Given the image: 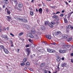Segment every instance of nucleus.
<instances>
[{"label": "nucleus", "instance_id": "obj_39", "mask_svg": "<svg viewBox=\"0 0 73 73\" xmlns=\"http://www.w3.org/2000/svg\"><path fill=\"white\" fill-rule=\"evenodd\" d=\"M59 66H60V64H58L57 66V68H58V70L60 69V67H59Z\"/></svg>", "mask_w": 73, "mask_h": 73}, {"label": "nucleus", "instance_id": "obj_57", "mask_svg": "<svg viewBox=\"0 0 73 73\" xmlns=\"http://www.w3.org/2000/svg\"><path fill=\"white\" fill-rule=\"evenodd\" d=\"M38 7H41V4H39L38 5Z\"/></svg>", "mask_w": 73, "mask_h": 73}, {"label": "nucleus", "instance_id": "obj_51", "mask_svg": "<svg viewBox=\"0 0 73 73\" xmlns=\"http://www.w3.org/2000/svg\"><path fill=\"white\" fill-rule=\"evenodd\" d=\"M46 11L47 12H49V10H48V9H46Z\"/></svg>", "mask_w": 73, "mask_h": 73}, {"label": "nucleus", "instance_id": "obj_62", "mask_svg": "<svg viewBox=\"0 0 73 73\" xmlns=\"http://www.w3.org/2000/svg\"><path fill=\"white\" fill-rule=\"evenodd\" d=\"M1 31H2V29H0V32H1Z\"/></svg>", "mask_w": 73, "mask_h": 73}, {"label": "nucleus", "instance_id": "obj_59", "mask_svg": "<svg viewBox=\"0 0 73 73\" xmlns=\"http://www.w3.org/2000/svg\"><path fill=\"white\" fill-rule=\"evenodd\" d=\"M64 12H65V11L64 10H62V13H64Z\"/></svg>", "mask_w": 73, "mask_h": 73}, {"label": "nucleus", "instance_id": "obj_43", "mask_svg": "<svg viewBox=\"0 0 73 73\" xmlns=\"http://www.w3.org/2000/svg\"><path fill=\"white\" fill-rule=\"evenodd\" d=\"M10 35H11V36H13V37H14V36H15V35L12 34V33H10Z\"/></svg>", "mask_w": 73, "mask_h": 73}, {"label": "nucleus", "instance_id": "obj_48", "mask_svg": "<svg viewBox=\"0 0 73 73\" xmlns=\"http://www.w3.org/2000/svg\"><path fill=\"white\" fill-rule=\"evenodd\" d=\"M6 29L5 27L3 28V31H6Z\"/></svg>", "mask_w": 73, "mask_h": 73}, {"label": "nucleus", "instance_id": "obj_26", "mask_svg": "<svg viewBox=\"0 0 73 73\" xmlns=\"http://www.w3.org/2000/svg\"><path fill=\"white\" fill-rule=\"evenodd\" d=\"M0 46L2 49H3V50H4V49H5V48H4V46L3 45H0Z\"/></svg>", "mask_w": 73, "mask_h": 73}, {"label": "nucleus", "instance_id": "obj_55", "mask_svg": "<svg viewBox=\"0 0 73 73\" xmlns=\"http://www.w3.org/2000/svg\"><path fill=\"white\" fill-rule=\"evenodd\" d=\"M29 70H30V71H33V69H32V68H30Z\"/></svg>", "mask_w": 73, "mask_h": 73}, {"label": "nucleus", "instance_id": "obj_47", "mask_svg": "<svg viewBox=\"0 0 73 73\" xmlns=\"http://www.w3.org/2000/svg\"><path fill=\"white\" fill-rule=\"evenodd\" d=\"M60 16L61 17H62V16H64V14H62L60 15Z\"/></svg>", "mask_w": 73, "mask_h": 73}, {"label": "nucleus", "instance_id": "obj_18", "mask_svg": "<svg viewBox=\"0 0 73 73\" xmlns=\"http://www.w3.org/2000/svg\"><path fill=\"white\" fill-rule=\"evenodd\" d=\"M38 11L40 13H42V9L41 8H40L39 9H38Z\"/></svg>", "mask_w": 73, "mask_h": 73}, {"label": "nucleus", "instance_id": "obj_20", "mask_svg": "<svg viewBox=\"0 0 73 73\" xmlns=\"http://www.w3.org/2000/svg\"><path fill=\"white\" fill-rule=\"evenodd\" d=\"M61 58L59 56H58L57 57L56 60L57 62H59L61 60Z\"/></svg>", "mask_w": 73, "mask_h": 73}, {"label": "nucleus", "instance_id": "obj_28", "mask_svg": "<svg viewBox=\"0 0 73 73\" xmlns=\"http://www.w3.org/2000/svg\"><path fill=\"white\" fill-rule=\"evenodd\" d=\"M58 18V16L57 15H54L52 17V18H55V19H57V18Z\"/></svg>", "mask_w": 73, "mask_h": 73}, {"label": "nucleus", "instance_id": "obj_25", "mask_svg": "<svg viewBox=\"0 0 73 73\" xmlns=\"http://www.w3.org/2000/svg\"><path fill=\"white\" fill-rule=\"evenodd\" d=\"M30 65V63H29V62H27L25 64V65H26V66H29Z\"/></svg>", "mask_w": 73, "mask_h": 73}, {"label": "nucleus", "instance_id": "obj_1", "mask_svg": "<svg viewBox=\"0 0 73 73\" xmlns=\"http://www.w3.org/2000/svg\"><path fill=\"white\" fill-rule=\"evenodd\" d=\"M62 46L64 49H67L69 47V46L68 45H66L65 43H63L62 44Z\"/></svg>", "mask_w": 73, "mask_h": 73}, {"label": "nucleus", "instance_id": "obj_2", "mask_svg": "<svg viewBox=\"0 0 73 73\" xmlns=\"http://www.w3.org/2000/svg\"><path fill=\"white\" fill-rule=\"evenodd\" d=\"M19 20L20 21L23 22V23H27V22H28L27 19H19Z\"/></svg>", "mask_w": 73, "mask_h": 73}, {"label": "nucleus", "instance_id": "obj_56", "mask_svg": "<svg viewBox=\"0 0 73 73\" xmlns=\"http://www.w3.org/2000/svg\"><path fill=\"white\" fill-rule=\"evenodd\" d=\"M71 56H72L73 57V53H71Z\"/></svg>", "mask_w": 73, "mask_h": 73}, {"label": "nucleus", "instance_id": "obj_19", "mask_svg": "<svg viewBox=\"0 0 73 73\" xmlns=\"http://www.w3.org/2000/svg\"><path fill=\"white\" fill-rule=\"evenodd\" d=\"M72 37H70L69 36V37L67 38V41H70L72 40Z\"/></svg>", "mask_w": 73, "mask_h": 73}, {"label": "nucleus", "instance_id": "obj_9", "mask_svg": "<svg viewBox=\"0 0 73 73\" xmlns=\"http://www.w3.org/2000/svg\"><path fill=\"white\" fill-rule=\"evenodd\" d=\"M15 9H16L17 10H19V11H22V9H21V8H19L17 6V5H16L15 6Z\"/></svg>", "mask_w": 73, "mask_h": 73}, {"label": "nucleus", "instance_id": "obj_4", "mask_svg": "<svg viewBox=\"0 0 73 73\" xmlns=\"http://www.w3.org/2000/svg\"><path fill=\"white\" fill-rule=\"evenodd\" d=\"M1 37H2V38H5V39L7 40H8V36L6 35H2Z\"/></svg>", "mask_w": 73, "mask_h": 73}, {"label": "nucleus", "instance_id": "obj_12", "mask_svg": "<svg viewBox=\"0 0 73 73\" xmlns=\"http://www.w3.org/2000/svg\"><path fill=\"white\" fill-rule=\"evenodd\" d=\"M6 10H7V14H8L9 15H10V14H11V11H9V10H8V9L7 7H6V9L5 10V11H6Z\"/></svg>", "mask_w": 73, "mask_h": 73}, {"label": "nucleus", "instance_id": "obj_37", "mask_svg": "<svg viewBox=\"0 0 73 73\" xmlns=\"http://www.w3.org/2000/svg\"><path fill=\"white\" fill-rule=\"evenodd\" d=\"M31 34H30V35H29V36L30 37H31V38H33V36Z\"/></svg>", "mask_w": 73, "mask_h": 73}, {"label": "nucleus", "instance_id": "obj_11", "mask_svg": "<svg viewBox=\"0 0 73 73\" xmlns=\"http://www.w3.org/2000/svg\"><path fill=\"white\" fill-rule=\"evenodd\" d=\"M59 52L60 53H65L66 52V51L65 50H59Z\"/></svg>", "mask_w": 73, "mask_h": 73}, {"label": "nucleus", "instance_id": "obj_58", "mask_svg": "<svg viewBox=\"0 0 73 73\" xmlns=\"http://www.w3.org/2000/svg\"><path fill=\"white\" fill-rule=\"evenodd\" d=\"M11 47H13H13L14 46H13V44H12V45H11Z\"/></svg>", "mask_w": 73, "mask_h": 73}, {"label": "nucleus", "instance_id": "obj_5", "mask_svg": "<svg viewBox=\"0 0 73 73\" xmlns=\"http://www.w3.org/2000/svg\"><path fill=\"white\" fill-rule=\"evenodd\" d=\"M62 37L63 38H65V39H66V38H68L69 36L66 35L64 34L62 35Z\"/></svg>", "mask_w": 73, "mask_h": 73}, {"label": "nucleus", "instance_id": "obj_41", "mask_svg": "<svg viewBox=\"0 0 73 73\" xmlns=\"http://www.w3.org/2000/svg\"><path fill=\"white\" fill-rule=\"evenodd\" d=\"M64 2L66 3V5H69V3H68L67 2L64 1Z\"/></svg>", "mask_w": 73, "mask_h": 73}, {"label": "nucleus", "instance_id": "obj_54", "mask_svg": "<svg viewBox=\"0 0 73 73\" xmlns=\"http://www.w3.org/2000/svg\"><path fill=\"white\" fill-rule=\"evenodd\" d=\"M71 62H72V63H73V59H71Z\"/></svg>", "mask_w": 73, "mask_h": 73}, {"label": "nucleus", "instance_id": "obj_14", "mask_svg": "<svg viewBox=\"0 0 73 73\" xmlns=\"http://www.w3.org/2000/svg\"><path fill=\"white\" fill-rule=\"evenodd\" d=\"M36 33V31H35L32 30L31 31L30 33L33 34V35H34V34H35Z\"/></svg>", "mask_w": 73, "mask_h": 73}, {"label": "nucleus", "instance_id": "obj_13", "mask_svg": "<svg viewBox=\"0 0 73 73\" xmlns=\"http://www.w3.org/2000/svg\"><path fill=\"white\" fill-rule=\"evenodd\" d=\"M26 51L27 52L28 54H29L31 53V49L29 48H27L26 49Z\"/></svg>", "mask_w": 73, "mask_h": 73}, {"label": "nucleus", "instance_id": "obj_44", "mask_svg": "<svg viewBox=\"0 0 73 73\" xmlns=\"http://www.w3.org/2000/svg\"><path fill=\"white\" fill-rule=\"evenodd\" d=\"M51 45H56V43L54 42L51 43Z\"/></svg>", "mask_w": 73, "mask_h": 73}, {"label": "nucleus", "instance_id": "obj_8", "mask_svg": "<svg viewBox=\"0 0 73 73\" xmlns=\"http://www.w3.org/2000/svg\"><path fill=\"white\" fill-rule=\"evenodd\" d=\"M67 28L68 29H69L70 30H72L73 29V27H72V26L70 25H69L66 26Z\"/></svg>", "mask_w": 73, "mask_h": 73}, {"label": "nucleus", "instance_id": "obj_21", "mask_svg": "<svg viewBox=\"0 0 73 73\" xmlns=\"http://www.w3.org/2000/svg\"><path fill=\"white\" fill-rule=\"evenodd\" d=\"M45 63H43L40 64V66H41V67H44V66H45Z\"/></svg>", "mask_w": 73, "mask_h": 73}, {"label": "nucleus", "instance_id": "obj_23", "mask_svg": "<svg viewBox=\"0 0 73 73\" xmlns=\"http://www.w3.org/2000/svg\"><path fill=\"white\" fill-rule=\"evenodd\" d=\"M13 1H14V3L16 5H17L18 4V2H17V0H12Z\"/></svg>", "mask_w": 73, "mask_h": 73}, {"label": "nucleus", "instance_id": "obj_6", "mask_svg": "<svg viewBox=\"0 0 73 73\" xmlns=\"http://www.w3.org/2000/svg\"><path fill=\"white\" fill-rule=\"evenodd\" d=\"M47 50L48 52L50 53H54V51L51 49L47 48Z\"/></svg>", "mask_w": 73, "mask_h": 73}, {"label": "nucleus", "instance_id": "obj_17", "mask_svg": "<svg viewBox=\"0 0 73 73\" xmlns=\"http://www.w3.org/2000/svg\"><path fill=\"white\" fill-rule=\"evenodd\" d=\"M36 33L38 35H41V33L40 32V31L38 29H37Z\"/></svg>", "mask_w": 73, "mask_h": 73}, {"label": "nucleus", "instance_id": "obj_60", "mask_svg": "<svg viewBox=\"0 0 73 73\" xmlns=\"http://www.w3.org/2000/svg\"><path fill=\"white\" fill-rule=\"evenodd\" d=\"M36 12H38V9H36Z\"/></svg>", "mask_w": 73, "mask_h": 73}, {"label": "nucleus", "instance_id": "obj_3", "mask_svg": "<svg viewBox=\"0 0 73 73\" xmlns=\"http://www.w3.org/2000/svg\"><path fill=\"white\" fill-rule=\"evenodd\" d=\"M27 58H24L23 60V63L21 64V66H23V65H25V63H24V62H27Z\"/></svg>", "mask_w": 73, "mask_h": 73}, {"label": "nucleus", "instance_id": "obj_63", "mask_svg": "<svg viewBox=\"0 0 73 73\" xmlns=\"http://www.w3.org/2000/svg\"><path fill=\"white\" fill-rule=\"evenodd\" d=\"M62 60H64V58L63 57L62 58Z\"/></svg>", "mask_w": 73, "mask_h": 73}, {"label": "nucleus", "instance_id": "obj_32", "mask_svg": "<svg viewBox=\"0 0 73 73\" xmlns=\"http://www.w3.org/2000/svg\"><path fill=\"white\" fill-rule=\"evenodd\" d=\"M23 34H24V32L20 33L19 34V36H22Z\"/></svg>", "mask_w": 73, "mask_h": 73}, {"label": "nucleus", "instance_id": "obj_24", "mask_svg": "<svg viewBox=\"0 0 73 73\" xmlns=\"http://www.w3.org/2000/svg\"><path fill=\"white\" fill-rule=\"evenodd\" d=\"M43 50H44L43 49L38 50V49H37L36 50L37 52H43Z\"/></svg>", "mask_w": 73, "mask_h": 73}, {"label": "nucleus", "instance_id": "obj_52", "mask_svg": "<svg viewBox=\"0 0 73 73\" xmlns=\"http://www.w3.org/2000/svg\"><path fill=\"white\" fill-rule=\"evenodd\" d=\"M6 17L8 19H11V17H9V16H7Z\"/></svg>", "mask_w": 73, "mask_h": 73}, {"label": "nucleus", "instance_id": "obj_38", "mask_svg": "<svg viewBox=\"0 0 73 73\" xmlns=\"http://www.w3.org/2000/svg\"><path fill=\"white\" fill-rule=\"evenodd\" d=\"M7 21H9V22H10V21H11V20H12V19H7Z\"/></svg>", "mask_w": 73, "mask_h": 73}, {"label": "nucleus", "instance_id": "obj_49", "mask_svg": "<svg viewBox=\"0 0 73 73\" xmlns=\"http://www.w3.org/2000/svg\"><path fill=\"white\" fill-rule=\"evenodd\" d=\"M50 7L51 8H53V9H54V8H55V7L54 6H50Z\"/></svg>", "mask_w": 73, "mask_h": 73}, {"label": "nucleus", "instance_id": "obj_29", "mask_svg": "<svg viewBox=\"0 0 73 73\" xmlns=\"http://www.w3.org/2000/svg\"><path fill=\"white\" fill-rule=\"evenodd\" d=\"M48 26H49L50 27V28H53V26L52 25V24L50 23L48 24Z\"/></svg>", "mask_w": 73, "mask_h": 73}, {"label": "nucleus", "instance_id": "obj_16", "mask_svg": "<svg viewBox=\"0 0 73 73\" xmlns=\"http://www.w3.org/2000/svg\"><path fill=\"white\" fill-rule=\"evenodd\" d=\"M67 65V64L66 63H64L62 64L61 65V66L62 67H64V66H65V67H66V66Z\"/></svg>", "mask_w": 73, "mask_h": 73}, {"label": "nucleus", "instance_id": "obj_46", "mask_svg": "<svg viewBox=\"0 0 73 73\" xmlns=\"http://www.w3.org/2000/svg\"><path fill=\"white\" fill-rule=\"evenodd\" d=\"M60 11H57L56 13V14H58V13H60Z\"/></svg>", "mask_w": 73, "mask_h": 73}, {"label": "nucleus", "instance_id": "obj_10", "mask_svg": "<svg viewBox=\"0 0 73 73\" xmlns=\"http://www.w3.org/2000/svg\"><path fill=\"white\" fill-rule=\"evenodd\" d=\"M55 32V35H59L61 34V32L60 31H56Z\"/></svg>", "mask_w": 73, "mask_h": 73}, {"label": "nucleus", "instance_id": "obj_34", "mask_svg": "<svg viewBox=\"0 0 73 73\" xmlns=\"http://www.w3.org/2000/svg\"><path fill=\"white\" fill-rule=\"evenodd\" d=\"M64 23H67L68 22V21L67 20V19H64Z\"/></svg>", "mask_w": 73, "mask_h": 73}, {"label": "nucleus", "instance_id": "obj_64", "mask_svg": "<svg viewBox=\"0 0 73 73\" xmlns=\"http://www.w3.org/2000/svg\"><path fill=\"white\" fill-rule=\"evenodd\" d=\"M17 50H18L17 52L19 53V51H20V49H17Z\"/></svg>", "mask_w": 73, "mask_h": 73}, {"label": "nucleus", "instance_id": "obj_15", "mask_svg": "<svg viewBox=\"0 0 73 73\" xmlns=\"http://www.w3.org/2000/svg\"><path fill=\"white\" fill-rule=\"evenodd\" d=\"M4 52H5V53H6V54H8L9 53V51L7 50V48H5L3 50Z\"/></svg>", "mask_w": 73, "mask_h": 73}, {"label": "nucleus", "instance_id": "obj_35", "mask_svg": "<svg viewBox=\"0 0 73 73\" xmlns=\"http://www.w3.org/2000/svg\"><path fill=\"white\" fill-rule=\"evenodd\" d=\"M29 41L31 43H32L33 42V40L29 39Z\"/></svg>", "mask_w": 73, "mask_h": 73}, {"label": "nucleus", "instance_id": "obj_42", "mask_svg": "<svg viewBox=\"0 0 73 73\" xmlns=\"http://www.w3.org/2000/svg\"><path fill=\"white\" fill-rule=\"evenodd\" d=\"M35 36H36V38L37 39H38V38H39L38 37V35H37L36 34L35 35Z\"/></svg>", "mask_w": 73, "mask_h": 73}, {"label": "nucleus", "instance_id": "obj_30", "mask_svg": "<svg viewBox=\"0 0 73 73\" xmlns=\"http://www.w3.org/2000/svg\"><path fill=\"white\" fill-rule=\"evenodd\" d=\"M55 21H56V22L57 24H58V21L59 20V19H55Z\"/></svg>", "mask_w": 73, "mask_h": 73}, {"label": "nucleus", "instance_id": "obj_27", "mask_svg": "<svg viewBox=\"0 0 73 73\" xmlns=\"http://www.w3.org/2000/svg\"><path fill=\"white\" fill-rule=\"evenodd\" d=\"M26 28H27V29H30V26L29 25H26Z\"/></svg>", "mask_w": 73, "mask_h": 73}, {"label": "nucleus", "instance_id": "obj_7", "mask_svg": "<svg viewBox=\"0 0 73 73\" xmlns=\"http://www.w3.org/2000/svg\"><path fill=\"white\" fill-rule=\"evenodd\" d=\"M18 7L19 8H22L23 5L22 3H19L18 5Z\"/></svg>", "mask_w": 73, "mask_h": 73}, {"label": "nucleus", "instance_id": "obj_33", "mask_svg": "<svg viewBox=\"0 0 73 73\" xmlns=\"http://www.w3.org/2000/svg\"><path fill=\"white\" fill-rule=\"evenodd\" d=\"M30 14L31 16H33V11H30Z\"/></svg>", "mask_w": 73, "mask_h": 73}, {"label": "nucleus", "instance_id": "obj_22", "mask_svg": "<svg viewBox=\"0 0 73 73\" xmlns=\"http://www.w3.org/2000/svg\"><path fill=\"white\" fill-rule=\"evenodd\" d=\"M46 37L47 38L49 39V40H50L51 39V36L49 35H47L46 36Z\"/></svg>", "mask_w": 73, "mask_h": 73}, {"label": "nucleus", "instance_id": "obj_53", "mask_svg": "<svg viewBox=\"0 0 73 73\" xmlns=\"http://www.w3.org/2000/svg\"><path fill=\"white\" fill-rule=\"evenodd\" d=\"M44 71H44V73H48V72H47L46 70H44Z\"/></svg>", "mask_w": 73, "mask_h": 73}, {"label": "nucleus", "instance_id": "obj_40", "mask_svg": "<svg viewBox=\"0 0 73 73\" xmlns=\"http://www.w3.org/2000/svg\"><path fill=\"white\" fill-rule=\"evenodd\" d=\"M45 25H47V24H49L48 22V21H46L45 23Z\"/></svg>", "mask_w": 73, "mask_h": 73}, {"label": "nucleus", "instance_id": "obj_36", "mask_svg": "<svg viewBox=\"0 0 73 73\" xmlns=\"http://www.w3.org/2000/svg\"><path fill=\"white\" fill-rule=\"evenodd\" d=\"M73 13V11H72L71 12V13H68V16H71V15L72 14V13Z\"/></svg>", "mask_w": 73, "mask_h": 73}, {"label": "nucleus", "instance_id": "obj_31", "mask_svg": "<svg viewBox=\"0 0 73 73\" xmlns=\"http://www.w3.org/2000/svg\"><path fill=\"white\" fill-rule=\"evenodd\" d=\"M69 31H71V30H70L69 29H68L67 28L66 30V32H67V33H69Z\"/></svg>", "mask_w": 73, "mask_h": 73}, {"label": "nucleus", "instance_id": "obj_45", "mask_svg": "<svg viewBox=\"0 0 73 73\" xmlns=\"http://www.w3.org/2000/svg\"><path fill=\"white\" fill-rule=\"evenodd\" d=\"M51 24H52V25H54V24H55V23H54V22H51Z\"/></svg>", "mask_w": 73, "mask_h": 73}, {"label": "nucleus", "instance_id": "obj_50", "mask_svg": "<svg viewBox=\"0 0 73 73\" xmlns=\"http://www.w3.org/2000/svg\"><path fill=\"white\" fill-rule=\"evenodd\" d=\"M29 47V44H27L26 46V47Z\"/></svg>", "mask_w": 73, "mask_h": 73}, {"label": "nucleus", "instance_id": "obj_61", "mask_svg": "<svg viewBox=\"0 0 73 73\" xmlns=\"http://www.w3.org/2000/svg\"><path fill=\"white\" fill-rule=\"evenodd\" d=\"M3 8H5V5H3Z\"/></svg>", "mask_w": 73, "mask_h": 73}]
</instances>
